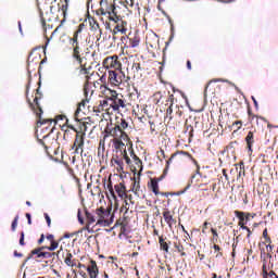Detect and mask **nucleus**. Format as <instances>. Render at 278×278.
I'll list each match as a JSON object with an SVG mask.
<instances>
[{"mask_svg":"<svg viewBox=\"0 0 278 278\" xmlns=\"http://www.w3.org/2000/svg\"><path fill=\"white\" fill-rule=\"evenodd\" d=\"M124 160L126 164H131V159L127 155V150H124Z\"/></svg>","mask_w":278,"mask_h":278,"instance_id":"obj_35","label":"nucleus"},{"mask_svg":"<svg viewBox=\"0 0 278 278\" xmlns=\"http://www.w3.org/2000/svg\"><path fill=\"white\" fill-rule=\"evenodd\" d=\"M129 127V124L125 119H121L119 125L115 126V128L112 130L113 136H118V131H123V129H127Z\"/></svg>","mask_w":278,"mask_h":278,"instance_id":"obj_6","label":"nucleus"},{"mask_svg":"<svg viewBox=\"0 0 278 278\" xmlns=\"http://www.w3.org/2000/svg\"><path fill=\"white\" fill-rule=\"evenodd\" d=\"M96 214H97L98 216H103V214H105V208H103V207L98 208V210L96 211Z\"/></svg>","mask_w":278,"mask_h":278,"instance_id":"obj_37","label":"nucleus"},{"mask_svg":"<svg viewBox=\"0 0 278 278\" xmlns=\"http://www.w3.org/2000/svg\"><path fill=\"white\" fill-rule=\"evenodd\" d=\"M110 108H112L113 112H118L121 108H126L125 100H123V96H119L114 102H111Z\"/></svg>","mask_w":278,"mask_h":278,"instance_id":"obj_4","label":"nucleus"},{"mask_svg":"<svg viewBox=\"0 0 278 278\" xmlns=\"http://www.w3.org/2000/svg\"><path fill=\"white\" fill-rule=\"evenodd\" d=\"M245 142L248 144L249 151H252L251 148L253 147V142H254V140H253V131H249L248 132V135L245 137Z\"/></svg>","mask_w":278,"mask_h":278,"instance_id":"obj_10","label":"nucleus"},{"mask_svg":"<svg viewBox=\"0 0 278 278\" xmlns=\"http://www.w3.org/2000/svg\"><path fill=\"white\" fill-rule=\"evenodd\" d=\"M73 58L78 62V64H83L84 60L81 59V55H73Z\"/></svg>","mask_w":278,"mask_h":278,"instance_id":"obj_40","label":"nucleus"},{"mask_svg":"<svg viewBox=\"0 0 278 278\" xmlns=\"http://www.w3.org/2000/svg\"><path fill=\"white\" fill-rule=\"evenodd\" d=\"M159 243H160V247H161L162 244L166 243V241H164V238L160 237L159 238Z\"/></svg>","mask_w":278,"mask_h":278,"instance_id":"obj_57","label":"nucleus"},{"mask_svg":"<svg viewBox=\"0 0 278 278\" xmlns=\"http://www.w3.org/2000/svg\"><path fill=\"white\" fill-rule=\"evenodd\" d=\"M239 226H240L241 229H244L245 231H248V233L251 232V228L244 226V223H239Z\"/></svg>","mask_w":278,"mask_h":278,"instance_id":"obj_38","label":"nucleus"},{"mask_svg":"<svg viewBox=\"0 0 278 278\" xmlns=\"http://www.w3.org/2000/svg\"><path fill=\"white\" fill-rule=\"evenodd\" d=\"M194 164L197 165V173L193 174L189 181H188V185L186 186V188L184 190H181L180 192H178V194H186V192H188V190H190V188L192 187V184H194V179H197V176L198 175H201V166H199V164H197V161H194Z\"/></svg>","mask_w":278,"mask_h":278,"instance_id":"obj_1","label":"nucleus"},{"mask_svg":"<svg viewBox=\"0 0 278 278\" xmlns=\"http://www.w3.org/2000/svg\"><path fill=\"white\" fill-rule=\"evenodd\" d=\"M117 134L119 135L115 136V138L119 137L122 140H127V132L121 130V131H117Z\"/></svg>","mask_w":278,"mask_h":278,"instance_id":"obj_26","label":"nucleus"},{"mask_svg":"<svg viewBox=\"0 0 278 278\" xmlns=\"http://www.w3.org/2000/svg\"><path fill=\"white\" fill-rule=\"evenodd\" d=\"M110 96L108 97V101H111V103H114L116 99H118L121 96L117 94L115 90L109 89Z\"/></svg>","mask_w":278,"mask_h":278,"instance_id":"obj_15","label":"nucleus"},{"mask_svg":"<svg viewBox=\"0 0 278 278\" xmlns=\"http://www.w3.org/2000/svg\"><path fill=\"white\" fill-rule=\"evenodd\" d=\"M90 278H97L99 277V270H92L88 271Z\"/></svg>","mask_w":278,"mask_h":278,"instance_id":"obj_31","label":"nucleus"},{"mask_svg":"<svg viewBox=\"0 0 278 278\" xmlns=\"http://www.w3.org/2000/svg\"><path fill=\"white\" fill-rule=\"evenodd\" d=\"M114 190L118 194L119 199H127V193L125 192V185H123V182L115 185Z\"/></svg>","mask_w":278,"mask_h":278,"instance_id":"obj_8","label":"nucleus"},{"mask_svg":"<svg viewBox=\"0 0 278 278\" xmlns=\"http://www.w3.org/2000/svg\"><path fill=\"white\" fill-rule=\"evenodd\" d=\"M61 10H62L64 16H66V10H68V4H63Z\"/></svg>","mask_w":278,"mask_h":278,"instance_id":"obj_43","label":"nucleus"},{"mask_svg":"<svg viewBox=\"0 0 278 278\" xmlns=\"http://www.w3.org/2000/svg\"><path fill=\"white\" fill-rule=\"evenodd\" d=\"M20 245L25 247V232L24 231L21 232Z\"/></svg>","mask_w":278,"mask_h":278,"instance_id":"obj_29","label":"nucleus"},{"mask_svg":"<svg viewBox=\"0 0 278 278\" xmlns=\"http://www.w3.org/2000/svg\"><path fill=\"white\" fill-rule=\"evenodd\" d=\"M65 121H66V126L68 127V129H72V131L79 134V131H77V128H75V126L68 125V118L65 117Z\"/></svg>","mask_w":278,"mask_h":278,"instance_id":"obj_34","label":"nucleus"},{"mask_svg":"<svg viewBox=\"0 0 278 278\" xmlns=\"http://www.w3.org/2000/svg\"><path fill=\"white\" fill-rule=\"evenodd\" d=\"M56 258L60 260V256L64 257V248L61 245L60 250L56 252Z\"/></svg>","mask_w":278,"mask_h":278,"instance_id":"obj_33","label":"nucleus"},{"mask_svg":"<svg viewBox=\"0 0 278 278\" xmlns=\"http://www.w3.org/2000/svg\"><path fill=\"white\" fill-rule=\"evenodd\" d=\"M84 31V24H79L77 30L74 33L73 38H71L72 47H75V45H79V34Z\"/></svg>","mask_w":278,"mask_h":278,"instance_id":"obj_5","label":"nucleus"},{"mask_svg":"<svg viewBox=\"0 0 278 278\" xmlns=\"http://www.w3.org/2000/svg\"><path fill=\"white\" fill-rule=\"evenodd\" d=\"M106 190H109V193L112 197V199H114V201H116V193L114 192V187L112 186V181H110L106 185Z\"/></svg>","mask_w":278,"mask_h":278,"instance_id":"obj_17","label":"nucleus"},{"mask_svg":"<svg viewBox=\"0 0 278 278\" xmlns=\"http://www.w3.org/2000/svg\"><path fill=\"white\" fill-rule=\"evenodd\" d=\"M131 156L135 160V162H137V164H142V161H140V159L134 154V152H131Z\"/></svg>","mask_w":278,"mask_h":278,"instance_id":"obj_41","label":"nucleus"},{"mask_svg":"<svg viewBox=\"0 0 278 278\" xmlns=\"http://www.w3.org/2000/svg\"><path fill=\"white\" fill-rule=\"evenodd\" d=\"M34 103H36L37 108L39 109V112H40L39 118H40V116L42 115V108H40V102H38V97L34 99Z\"/></svg>","mask_w":278,"mask_h":278,"instance_id":"obj_30","label":"nucleus"},{"mask_svg":"<svg viewBox=\"0 0 278 278\" xmlns=\"http://www.w3.org/2000/svg\"><path fill=\"white\" fill-rule=\"evenodd\" d=\"M127 5H130V8H134V0L126 1Z\"/></svg>","mask_w":278,"mask_h":278,"instance_id":"obj_59","label":"nucleus"},{"mask_svg":"<svg viewBox=\"0 0 278 278\" xmlns=\"http://www.w3.org/2000/svg\"><path fill=\"white\" fill-rule=\"evenodd\" d=\"M14 257H23V253H20V252H14Z\"/></svg>","mask_w":278,"mask_h":278,"instance_id":"obj_56","label":"nucleus"},{"mask_svg":"<svg viewBox=\"0 0 278 278\" xmlns=\"http://www.w3.org/2000/svg\"><path fill=\"white\" fill-rule=\"evenodd\" d=\"M45 249H46L45 247H40L33 250L30 254L27 256V258L24 261L23 266H25V264H27V262H29V260H31L34 255H37V257H39L40 260H45V252H43Z\"/></svg>","mask_w":278,"mask_h":278,"instance_id":"obj_2","label":"nucleus"},{"mask_svg":"<svg viewBox=\"0 0 278 278\" xmlns=\"http://www.w3.org/2000/svg\"><path fill=\"white\" fill-rule=\"evenodd\" d=\"M97 225H100L101 227H110V225H112V223L108 219H101L99 218L97 220Z\"/></svg>","mask_w":278,"mask_h":278,"instance_id":"obj_19","label":"nucleus"},{"mask_svg":"<svg viewBox=\"0 0 278 278\" xmlns=\"http://www.w3.org/2000/svg\"><path fill=\"white\" fill-rule=\"evenodd\" d=\"M114 148H115L116 150L124 149V151H126V146H125V143H124L121 139H118V138H115V140H114Z\"/></svg>","mask_w":278,"mask_h":278,"instance_id":"obj_14","label":"nucleus"},{"mask_svg":"<svg viewBox=\"0 0 278 278\" xmlns=\"http://www.w3.org/2000/svg\"><path fill=\"white\" fill-rule=\"evenodd\" d=\"M138 45H140V40H138V39H131L130 40L131 49H136V47H138Z\"/></svg>","mask_w":278,"mask_h":278,"instance_id":"obj_28","label":"nucleus"},{"mask_svg":"<svg viewBox=\"0 0 278 278\" xmlns=\"http://www.w3.org/2000/svg\"><path fill=\"white\" fill-rule=\"evenodd\" d=\"M163 218L166 223H170V220H173V215H170V212H164Z\"/></svg>","mask_w":278,"mask_h":278,"instance_id":"obj_22","label":"nucleus"},{"mask_svg":"<svg viewBox=\"0 0 278 278\" xmlns=\"http://www.w3.org/2000/svg\"><path fill=\"white\" fill-rule=\"evenodd\" d=\"M211 232L213 233V242H218V232L216 229L211 228Z\"/></svg>","mask_w":278,"mask_h":278,"instance_id":"obj_27","label":"nucleus"},{"mask_svg":"<svg viewBox=\"0 0 278 278\" xmlns=\"http://www.w3.org/2000/svg\"><path fill=\"white\" fill-rule=\"evenodd\" d=\"M60 247V243H58V241L52 240L50 243V247H45V249H47L48 251H55V249H58Z\"/></svg>","mask_w":278,"mask_h":278,"instance_id":"obj_18","label":"nucleus"},{"mask_svg":"<svg viewBox=\"0 0 278 278\" xmlns=\"http://www.w3.org/2000/svg\"><path fill=\"white\" fill-rule=\"evenodd\" d=\"M17 25H18L20 34H23V26L21 25V22H18Z\"/></svg>","mask_w":278,"mask_h":278,"instance_id":"obj_62","label":"nucleus"},{"mask_svg":"<svg viewBox=\"0 0 278 278\" xmlns=\"http://www.w3.org/2000/svg\"><path fill=\"white\" fill-rule=\"evenodd\" d=\"M43 216L46 218V223L48 227H51V217L49 216V214L45 213Z\"/></svg>","mask_w":278,"mask_h":278,"instance_id":"obj_36","label":"nucleus"},{"mask_svg":"<svg viewBox=\"0 0 278 278\" xmlns=\"http://www.w3.org/2000/svg\"><path fill=\"white\" fill-rule=\"evenodd\" d=\"M74 54L73 55H79V45H74Z\"/></svg>","mask_w":278,"mask_h":278,"instance_id":"obj_39","label":"nucleus"},{"mask_svg":"<svg viewBox=\"0 0 278 278\" xmlns=\"http://www.w3.org/2000/svg\"><path fill=\"white\" fill-rule=\"evenodd\" d=\"M80 149H81V148H79V146H76V147L74 148V153H75L76 155H79V153H81V152H79Z\"/></svg>","mask_w":278,"mask_h":278,"instance_id":"obj_49","label":"nucleus"},{"mask_svg":"<svg viewBox=\"0 0 278 278\" xmlns=\"http://www.w3.org/2000/svg\"><path fill=\"white\" fill-rule=\"evenodd\" d=\"M235 214L237 218H239V223H244V220H249L250 215H245L244 212L236 211Z\"/></svg>","mask_w":278,"mask_h":278,"instance_id":"obj_12","label":"nucleus"},{"mask_svg":"<svg viewBox=\"0 0 278 278\" xmlns=\"http://www.w3.org/2000/svg\"><path fill=\"white\" fill-rule=\"evenodd\" d=\"M127 34V28H121V26H115L114 30H113V34Z\"/></svg>","mask_w":278,"mask_h":278,"instance_id":"obj_23","label":"nucleus"},{"mask_svg":"<svg viewBox=\"0 0 278 278\" xmlns=\"http://www.w3.org/2000/svg\"><path fill=\"white\" fill-rule=\"evenodd\" d=\"M46 238L47 240H50V242H53V238H54L53 235H48Z\"/></svg>","mask_w":278,"mask_h":278,"instance_id":"obj_58","label":"nucleus"},{"mask_svg":"<svg viewBox=\"0 0 278 278\" xmlns=\"http://www.w3.org/2000/svg\"><path fill=\"white\" fill-rule=\"evenodd\" d=\"M213 249H214L215 251H220V247H219L218 244H214V245H213Z\"/></svg>","mask_w":278,"mask_h":278,"instance_id":"obj_60","label":"nucleus"},{"mask_svg":"<svg viewBox=\"0 0 278 278\" xmlns=\"http://www.w3.org/2000/svg\"><path fill=\"white\" fill-rule=\"evenodd\" d=\"M64 263L66 264V266H71L72 268L77 266V263L75 262V260H73L72 253L66 254V257L64 258Z\"/></svg>","mask_w":278,"mask_h":278,"instance_id":"obj_9","label":"nucleus"},{"mask_svg":"<svg viewBox=\"0 0 278 278\" xmlns=\"http://www.w3.org/2000/svg\"><path fill=\"white\" fill-rule=\"evenodd\" d=\"M43 260H51V257L53 258V260H55V257H58V254L55 253V252H52V253H50V252H43Z\"/></svg>","mask_w":278,"mask_h":278,"instance_id":"obj_20","label":"nucleus"},{"mask_svg":"<svg viewBox=\"0 0 278 278\" xmlns=\"http://www.w3.org/2000/svg\"><path fill=\"white\" fill-rule=\"evenodd\" d=\"M263 236H264V238H266V240H267L268 242H270V238H268V230H267V229H265V230L263 231Z\"/></svg>","mask_w":278,"mask_h":278,"instance_id":"obj_46","label":"nucleus"},{"mask_svg":"<svg viewBox=\"0 0 278 278\" xmlns=\"http://www.w3.org/2000/svg\"><path fill=\"white\" fill-rule=\"evenodd\" d=\"M161 12H162V14H164V16H167V18H168V23L170 25V31H172V36H170L169 40H173V38L175 36V26L173 25V20H170V17L166 13V11H164V9Z\"/></svg>","mask_w":278,"mask_h":278,"instance_id":"obj_11","label":"nucleus"},{"mask_svg":"<svg viewBox=\"0 0 278 278\" xmlns=\"http://www.w3.org/2000/svg\"><path fill=\"white\" fill-rule=\"evenodd\" d=\"M244 163H241L237 179H240V177H244Z\"/></svg>","mask_w":278,"mask_h":278,"instance_id":"obj_25","label":"nucleus"},{"mask_svg":"<svg viewBox=\"0 0 278 278\" xmlns=\"http://www.w3.org/2000/svg\"><path fill=\"white\" fill-rule=\"evenodd\" d=\"M85 216L88 225H92L93 223H97V219L94 218V215H92V213L85 211Z\"/></svg>","mask_w":278,"mask_h":278,"instance_id":"obj_13","label":"nucleus"},{"mask_svg":"<svg viewBox=\"0 0 278 278\" xmlns=\"http://www.w3.org/2000/svg\"><path fill=\"white\" fill-rule=\"evenodd\" d=\"M86 231H88V233H94V230L92 228H90V225L87 224V226L85 227Z\"/></svg>","mask_w":278,"mask_h":278,"instance_id":"obj_44","label":"nucleus"},{"mask_svg":"<svg viewBox=\"0 0 278 278\" xmlns=\"http://www.w3.org/2000/svg\"><path fill=\"white\" fill-rule=\"evenodd\" d=\"M175 156V154L167 161V168L170 165V163L173 162V157Z\"/></svg>","mask_w":278,"mask_h":278,"instance_id":"obj_63","label":"nucleus"},{"mask_svg":"<svg viewBox=\"0 0 278 278\" xmlns=\"http://www.w3.org/2000/svg\"><path fill=\"white\" fill-rule=\"evenodd\" d=\"M109 81L113 86H119L121 79H118V74L115 71H109Z\"/></svg>","mask_w":278,"mask_h":278,"instance_id":"obj_7","label":"nucleus"},{"mask_svg":"<svg viewBox=\"0 0 278 278\" xmlns=\"http://www.w3.org/2000/svg\"><path fill=\"white\" fill-rule=\"evenodd\" d=\"M92 270H99V267L97 266V262L96 261H91L90 265L87 267V273H90Z\"/></svg>","mask_w":278,"mask_h":278,"instance_id":"obj_21","label":"nucleus"},{"mask_svg":"<svg viewBox=\"0 0 278 278\" xmlns=\"http://www.w3.org/2000/svg\"><path fill=\"white\" fill-rule=\"evenodd\" d=\"M207 225H210V223H207V222H205V223L203 224L202 233H207V231H206Z\"/></svg>","mask_w":278,"mask_h":278,"instance_id":"obj_42","label":"nucleus"},{"mask_svg":"<svg viewBox=\"0 0 278 278\" xmlns=\"http://www.w3.org/2000/svg\"><path fill=\"white\" fill-rule=\"evenodd\" d=\"M115 164H117V166H122V165H123V161H121V160H115Z\"/></svg>","mask_w":278,"mask_h":278,"instance_id":"obj_61","label":"nucleus"},{"mask_svg":"<svg viewBox=\"0 0 278 278\" xmlns=\"http://www.w3.org/2000/svg\"><path fill=\"white\" fill-rule=\"evenodd\" d=\"M84 136L85 134L79 135V132H77L74 144L72 146V149H75V147H78V149H80V155H84V144H85Z\"/></svg>","mask_w":278,"mask_h":278,"instance_id":"obj_3","label":"nucleus"},{"mask_svg":"<svg viewBox=\"0 0 278 278\" xmlns=\"http://www.w3.org/2000/svg\"><path fill=\"white\" fill-rule=\"evenodd\" d=\"M16 227H18V215H16L12 222V225H11L12 231H16Z\"/></svg>","mask_w":278,"mask_h":278,"instance_id":"obj_24","label":"nucleus"},{"mask_svg":"<svg viewBox=\"0 0 278 278\" xmlns=\"http://www.w3.org/2000/svg\"><path fill=\"white\" fill-rule=\"evenodd\" d=\"M268 275L270 278H278L277 274L274 270L269 271Z\"/></svg>","mask_w":278,"mask_h":278,"instance_id":"obj_50","label":"nucleus"},{"mask_svg":"<svg viewBox=\"0 0 278 278\" xmlns=\"http://www.w3.org/2000/svg\"><path fill=\"white\" fill-rule=\"evenodd\" d=\"M268 277H269V274H267L266 271H264L263 278H268Z\"/></svg>","mask_w":278,"mask_h":278,"instance_id":"obj_64","label":"nucleus"},{"mask_svg":"<svg viewBox=\"0 0 278 278\" xmlns=\"http://www.w3.org/2000/svg\"><path fill=\"white\" fill-rule=\"evenodd\" d=\"M26 218L28 220V225H31V214L26 213Z\"/></svg>","mask_w":278,"mask_h":278,"instance_id":"obj_51","label":"nucleus"},{"mask_svg":"<svg viewBox=\"0 0 278 278\" xmlns=\"http://www.w3.org/2000/svg\"><path fill=\"white\" fill-rule=\"evenodd\" d=\"M223 175L227 181H229V176L227 175V169H223Z\"/></svg>","mask_w":278,"mask_h":278,"instance_id":"obj_52","label":"nucleus"},{"mask_svg":"<svg viewBox=\"0 0 278 278\" xmlns=\"http://www.w3.org/2000/svg\"><path fill=\"white\" fill-rule=\"evenodd\" d=\"M108 101L110 100L106 99L101 102L102 108H108Z\"/></svg>","mask_w":278,"mask_h":278,"instance_id":"obj_54","label":"nucleus"},{"mask_svg":"<svg viewBox=\"0 0 278 278\" xmlns=\"http://www.w3.org/2000/svg\"><path fill=\"white\" fill-rule=\"evenodd\" d=\"M160 248H161L162 251H165V253H168L169 247H168V243H167V242L162 243V244L160 245Z\"/></svg>","mask_w":278,"mask_h":278,"instance_id":"obj_32","label":"nucleus"},{"mask_svg":"<svg viewBox=\"0 0 278 278\" xmlns=\"http://www.w3.org/2000/svg\"><path fill=\"white\" fill-rule=\"evenodd\" d=\"M151 188H152V192L154 193V194H160V186H159V184H157V180H155V179H153V180H151Z\"/></svg>","mask_w":278,"mask_h":278,"instance_id":"obj_16","label":"nucleus"},{"mask_svg":"<svg viewBox=\"0 0 278 278\" xmlns=\"http://www.w3.org/2000/svg\"><path fill=\"white\" fill-rule=\"evenodd\" d=\"M132 68H135L137 72L140 71V63H134Z\"/></svg>","mask_w":278,"mask_h":278,"instance_id":"obj_48","label":"nucleus"},{"mask_svg":"<svg viewBox=\"0 0 278 278\" xmlns=\"http://www.w3.org/2000/svg\"><path fill=\"white\" fill-rule=\"evenodd\" d=\"M187 68L188 71H192V63L190 61H187Z\"/></svg>","mask_w":278,"mask_h":278,"instance_id":"obj_55","label":"nucleus"},{"mask_svg":"<svg viewBox=\"0 0 278 278\" xmlns=\"http://www.w3.org/2000/svg\"><path fill=\"white\" fill-rule=\"evenodd\" d=\"M251 99H252V101L254 103L255 109L257 110L260 108V105L257 104V100L255 99L254 96H252Z\"/></svg>","mask_w":278,"mask_h":278,"instance_id":"obj_45","label":"nucleus"},{"mask_svg":"<svg viewBox=\"0 0 278 278\" xmlns=\"http://www.w3.org/2000/svg\"><path fill=\"white\" fill-rule=\"evenodd\" d=\"M43 242H45V235H41L38 240V244H42Z\"/></svg>","mask_w":278,"mask_h":278,"instance_id":"obj_53","label":"nucleus"},{"mask_svg":"<svg viewBox=\"0 0 278 278\" xmlns=\"http://www.w3.org/2000/svg\"><path fill=\"white\" fill-rule=\"evenodd\" d=\"M175 249L178 251V253H181L184 251V245L175 244Z\"/></svg>","mask_w":278,"mask_h":278,"instance_id":"obj_47","label":"nucleus"}]
</instances>
